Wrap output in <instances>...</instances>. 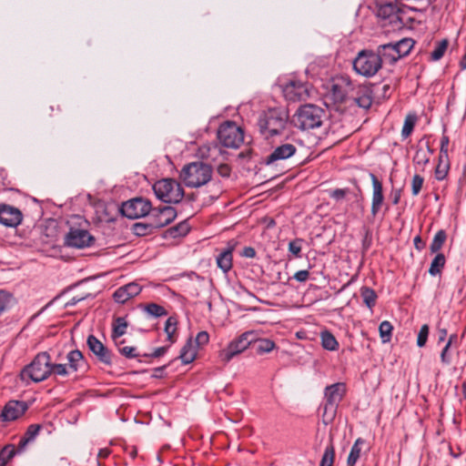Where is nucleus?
Here are the masks:
<instances>
[{
    "label": "nucleus",
    "instance_id": "61",
    "mask_svg": "<svg viewBox=\"0 0 466 466\" xmlns=\"http://www.w3.org/2000/svg\"><path fill=\"white\" fill-rule=\"evenodd\" d=\"M414 247L417 250L421 251L424 247L425 243L422 241L420 236L417 235L413 239Z\"/></svg>",
    "mask_w": 466,
    "mask_h": 466
},
{
    "label": "nucleus",
    "instance_id": "49",
    "mask_svg": "<svg viewBox=\"0 0 466 466\" xmlns=\"http://www.w3.org/2000/svg\"><path fill=\"white\" fill-rule=\"evenodd\" d=\"M302 242L301 238H296L289 243V251L295 258H301Z\"/></svg>",
    "mask_w": 466,
    "mask_h": 466
},
{
    "label": "nucleus",
    "instance_id": "36",
    "mask_svg": "<svg viewBox=\"0 0 466 466\" xmlns=\"http://www.w3.org/2000/svg\"><path fill=\"white\" fill-rule=\"evenodd\" d=\"M415 42L411 38H402L395 43H393L396 49H398V53L401 57H404L410 54L411 51Z\"/></svg>",
    "mask_w": 466,
    "mask_h": 466
},
{
    "label": "nucleus",
    "instance_id": "5",
    "mask_svg": "<svg viewBox=\"0 0 466 466\" xmlns=\"http://www.w3.org/2000/svg\"><path fill=\"white\" fill-rule=\"evenodd\" d=\"M156 197L164 203H179L184 197L181 185L173 178H163L153 185Z\"/></svg>",
    "mask_w": 466,
    "mask_h": 466
},
{
    "label": "nucleus",
    "instance_id": "39",
    "mask_svg": "<svg viewBox=\"0 0 466 466\" xmlns=\"http://www.w3.org/2000/svg\"><path fill=\"white\" fill-rule=\"evenodd\" d=\"M127 328V322L125 318L123 317H117L113 323V329H112V338L113 339H116L117 338H120L123 336Z\"/></svg>",
    "mask_w": 466,
    "mask_h": 466
},
{
    "label": "nucleus",
    "instance_id": "7",
    "mask_svg": "<svg viewBox=\"0 0 466 466\" xmlns=\"http://www.w3.org/2000/svg\"><path fill=\"white\" fill-rule=\"evenodd\" d=\"M380 67V57L373 51L362 50L353 60V69L357 74L366 77L373 76Z\"/></svg>",
    "mask_w": 466,
    "mask_h": 466
},
{
    "label": "nucleus",
    "instance_id": "32",
    "mask_svg": "<svg viewBox=\"0 0 466 466\" xmlns=\"http://www.w3.org/2000/svg\"><path fill=\"white\" fill-rule=\"evenodd\" d=\"M189 230H190L189 224L187 223V220H183L180 223H178L177 225L169 228L167 230V234L170 238H177L179 237L186 236L189 232Z\"/></svg>",
    "mask_w": 466,
    "mask_h": 466
},
{
    "label": "nucleus",
    "instance_id": "12",
    "mask_svg": "<svg viewBox=\"0 0 466 466\" xmlns=\"http://www.w3.org/2000/svg\"><path fill=\"white\" fill-rule=\"evenodd\" d=\"M152 209L151 202L143 198H135L121 206L122 215L127 218L136 219L149 214Z\"/></svg>",
    "mask_w": 466,
    "mask_h": 466
},
{
    "label": "nucleus",
    "instance_id": "3",
    "mask_svg": "<svg viewBox=\"0 0 466 466\" xmlns=\"http://www.w3.org/2000/svg\"><path fill=\"white\" fill-rule=\"evenodd\" d=\"M212 173L213 170L210 165L196 161L185 165L179 177L188 187H200L210 181Z\"/></svg>",
    "mask_w": 466,
    "mask_h": 466
},
{
    "label": "nucleus",
    "instance_id": "55",
    "mask_svg": "<svg viewBox=\"0 0 466 466\" xmlns=\"http://www.w3.org/2000/svg\"><path fill=\"white\" fill-rule=\"evenodd\" d=\"M209 341V335L207 331H200L197 334L196 337V344L197 345H206Z\"/></svg>",
    "mask_w": 466,
    "mask_h": 466
},
{
    "label": "nucleus",
    "instance_id": "22",
    "mask_svg": "<svg viewBox=\"0 0 466 466\" xmlns=\"http://www.w3.org/2000/svg\"><path fill=\"white\" fill-rule=\"evenodd\" d=\"M370 177L372 182V202H371V214L376 216L378 212L380 210L381 206L383 204L384 197H383V188L382 184L377 177L370 173Z\"/></svg>",
    "mask_w": 466,
    "mask_h": 466
},
{
    "label": "nucleus",
    "instance_id": "9",
    "mask_svg": "<svg viewBox=\"0 0 466 466\" xmlns=\"http://www.w3.org/2000/svg\"><path fill=\"white\" fill-rule=\"evenodd\" d=\"M256 339V332L253 330L246 331L237 339L228 343V345L219 352V357L224 362H229L235 356L242 353Z\"/></svg>",
    "mask_w": 466,
    "mask_h": 466
},
{
    "label": "nucleus",
    "instance_id": "4",
    "mask_svg": "<svg viewBox=\"0 0 466 466\" xmlns=\"http://www.w3.org/2000/svg\"><path fill=\"white\" fill-rule=\"evenodd\" d=\"M324 110L312 104L301 106L294 116L295 126L301 130H309L322 125Z\"/></svg>",
    "mask_w": 466,
    "mask_h": 466
},
{
    "label": "nucleus",
    "instance_id": "18",
    "mask_svg": "<svg viewBox=\"0 0 466 466\" xmlns=\"http://www.w3.org/2000/svg\"><path fill=\"white\" fill-rule=\"evenodd\" d=\"M86 344L100 362L108 366L112 365L111 351L95 335L91 334L87 337Z\"/></svg>",
    "mask_w": 466,
    "mask_h": 466
},
{
    "label": "nucleus",
    "instance_id": "62",
    "mask_svg": "<svg viewBox=\"0 0 466 466\" xmlns=\"http://www.w3.org/2000/svg\"><path fill=\"white\" fill-rule=\"evenodd\" d=\"M111 453V451L108 448H103L98 451L97 458L98 459H106Z\"/></svg>",
    "mask_w": 466,
    "mask_h": 466
},
{
    "label": "nucleus",
    "instance_id": "41",
    "mask_svg": "<svg viewBox=\"0 0 466 466\" xmlns=\"http://www.w3.org/2000/svg\"><path fill=\"white\" fill-rule=\"evenodd\" d=\"M177 320L175 317H169L165 323L164 330L167 334V340L169 341L170 344H173L176 341L174 338V334L177 330Z\"/></svg>",
    "mask_w": 466,
    "mask_h": 466
},
{
    "label": "nucleus",
    "instance_id": "2",
    "mask_svg": "<svg viewBox=\"0 0 466 466\" xmlns=\"http://www.w3.org/2000/svg\"><path fill=\"white\" fill-rule=\"evenodd\" d=\"M51 357L47 351L37 353L32 361L25 365L20 372L21 380L27 384L29 381L42 382L50 377Z\"/></svg>",
    "mask_w": 466,
    "mask_h": 466
},
{
    "label": "nucleus",
    "instance_id": "46",
    "mask_svg": "<svg viewBox=\"0 0 466 466\" xmlns=\"http://www.w3.org/2000/svg\"><path fill=\"white\" fill-rule=\"evenodd\" d=\"M448 47V40L443 39L440 41L433 51L431 53V58L433 61L440 60L443 56Z\"/></svg>",
    "mask_w": 466,
    "mask_h": 466
},
{
    "label": "nucleus",
    "instance_id": "15",
    "mask_svg": "<svg viewBox=\"0 0 466 466\" xmlns=\"http://www.w3.org/2000/svg\"><path fill=\"white\" fill-rule=\"evenodd\" d=\"M297 152V147L291 142H284L276 146L271 153L268 155L263 163L268 167H277L278 162L287 160Z\"/></svg>",
    "mask_w": 466,
    "mask_h": 466
},
{
    "label": "nucleus",
    "instance_id": "29",
    "mask_svg": "<svg viewBox=\"0 0 466 466\" xmlns=\"http://www.w3.org/2000/svg\"><path fill=\"white\" fill-rule=\"evenodd\" d=\"M364 444H366V441L362 438H358L355 441L347 458V466H355L360 457L362 446Z\"/></svg>",
    "mask_w": 466,
    "mask_h": 466
},
{
    "label": "nucleus",
    "instance_id": "52",
    "mask_svg": "<svg viewBox=\"0 0 466 466\" xmlns=\"http://www.w3.org/2000/svg\"><path fill=\"white\" fill-rule=\"evenodd\" d=\"M450 143V138L448 136L443 135L441 139V147H440V156L439 157L449 158L448 155V146Z\"/></svg>",
    "mask_w": 466,
    "mask_h": 466
},
{
    "label": "nucleus",
    "instance_id": "19",
    "mask_svg": "<svg viewBox=\"0 0 466 466\" xmlns=\"http://www.w3.org/2000/svg\"><path fill=\"white\" fill-rule=\"evenodd\" d=\"M28 409V404L23 400H9L3 408L1 419L3 421H13L20 418Z\"/></svg>",
    "mask_w": 466,
    "mask_h": 466
},
{
    "label": "nucleus",
    "instance_id": "44",
    "mask_svg": "<svg viewBox=\"0 0 466 466\" xmlns=\"http://www.w3.org/2000/svg\"><path fill=\"white\" fill-rule=\"evenodd\" d=\"M416 121L417 117L415 115H408L406 116L401 130V136L403 138H407L412 133Z\"/></svg>",
    "mask_w": 466,
    "mask_h": 466
},
{
    "label": "nucleus",
    "instance_id": "11",
    "mask_svg": "<svg viewBox=\"0 0 466 466\" xmlns=\"http://www.w3.org/2000/svg\"><path fill=\"white\" fill-rule=\"evenodd\" d=\"M355 86L350 77L346 75L332 78L330 95L335 103L348 102Z\"/></svg>",
    "mask_w": 466,
    "mask_h": 466
},
{
    "label": "nucleus",
    "instance_id": "50",
    "mask_svg": "<svg viewBox=\"0 0 466 466\" xmlns=\"http://www.w3.org/2000/svg\"><path fill=\"white\" fill-rule=\"evenodd\" d=\"M429 336V326L424 324L420 327V331L417 337V345L421 348L426 345L427 339Z\"/></svg>",
    "mask_w": 466,
    "mask_h": 466
},
{
    "label": "nucleus",
    "instance_id": "60",
    "mask_svg": "<svg viewBox=\"0 0 466 466\" xmlns=\"http://www.w3.org/2000/svg\"><path fill=\"white\" fill-rule=\"evenodd\" d=\"M218 171L222 177H228L230 175V167L227 164L218 166Z\"/></svg>",
    "mask_w": 466,
    "mask_h": 466
},
{
    "label": "nucleus",
    "instance_id": "48",
    "mask_svg": "<svg viewBox=\"0 0 466 466\" xmlns=\"http://www.w3.org/2000/svg\"><path fill=\"white\" fill-rule=\"evenodd\" d=\"M50 376L56 375V376H67L70 374V370L67 368L66 364H58V363H52L50 366Z\"/></svg>",
    "mask_w": 466,
    "mask_h": 466
},
{
    "label": "nucleus",
    "instance_id": "1",
    "mask_svg": "<svg viewBox=\"0 0 466 466\" xmlns=\"http://www.w3.org/2000/svg\"><path fill=\"white\" fill-rule=\"evenodd\" d=\"M288 113L279 107L269 108L259 114L257 126L259 133L268 139L280 135L288 125Z\"/></svg>",
    "mask_w": 466,
    "mask_h": 466
},
{
    "label": "nucleus",
    "instance_id": "35",
    "mask_svg": "<svg viewBox=\"0 0 466 466\" xmlns=\"http://www.w3.org/2000/svg\"><path fill=\"white\" fill-rule=\"evenodd\" d=\"M450 170V160L449 158L439 157L438 164L435 167V178L441 181L446 178Z\"/></svg>",
    "mask_w": 466,
    "mask_h": 466
},
{
    "label": "nucleus",
    "instance_id": "30",
    "mask_svg": "<svg viewBox=\"0 0 466 466\" xmlns=\"http://www.w3.org/2000/svg\"><path fill=\"white\" fill-rule=\"evenodd\" d=\"M252 344L255 345L256 352L258 355L269 353L276 347V344L273 340H271L269 339H265V338H258L257 333H256V339L253 341Z\"/></svg>",
    "mask_w": 466,
    "mask_h": 466
},
{
    "label": "nucleus",
    "instance_id": "10",
    "mask_svg": "<svg viewBox=\"0 0 466 466\" xmlns=\"http://www.w3.org/2000/svg\"><path fill=\"white\" fill-rule=\"evenodd\" d=\"M377 16L382 20L388 21L396 28H401L405 22L403 20L404 12L396 2H385L377 5Z\"/></svg>",
    "mask_w": 466,
    "mask_h": 466
},
{
    "label": "nucleus",
    "instance_id": "40",
    "mask_svg": "<svg viewBox=\"0 0 466 466\" xmlns=\"http://www.w3.org/2000/svg\"><path fill=\"white\" fill-rule=\"evenodd\" d=\"M334 459H335V447H334L332 441H330V442L325 448L319 466H333Z\"/></svg>",
    "mask_w": 466,
    "mask_h": 466
},
{
    "label": "nucleus",
    "instance_id": "24",
    "mask_svg": "<svg viewBox=\"0 0 466 466\" xmlns=\"http://www.w3.org/2000/svg\"><path fill=\"white\" fill-rule=\"evenodd\" d=\"M376 54L380 56L381 64L388 63L391 65L400 58L398 49H396L393 43L379 46Z\"/></svg>",
    "mask_w": 466,
    "mask_h": 466
},
{
    "label": "nucleus",
    "instance_id": "64",
    "mask_svg": "<svg viewBox=\"0 0 466 466\" xmlns=\"http://www.w3.org/2000/svg\"><path fill=\"white\" fill-rule=\"evenodd\" d=\"M400 190L398 189L392 193V204L397 205L400 202Z\"/></svg>",
    "mask_w": 466,
    "mask_h": 466
},
{
    "label": "nucleus",
    "instance_id": "53",
    "mask_svg": "<svg viewBox=\"0 0 466 466\" xmlns=\"http://www.w3.org/2000/svg\"><path fill=\"white\" fill-rule=\"evenodd\" d=\"M118 350L121 355H123L124 357H126L127 359H134V358H137V356H139L138 353L137 352V348L133 347V346H126V347L120 348Z\"/></svg>",
    "mask_w": 466,
    "mask_h": 466
},
{
    "label": "nucleus",
    "instance_id": "42",
    "mask_svg": "<svg viewBox=\"0 0 466 466\" xmlns=\"http://www.w3.org/2000/svg\"><path fill=\"white\" fill-rule=\"evenodd\" d=\"M393 326L388 320H383L379 326V332L383 343L390 341L392 337Z\"/></svg>",
    "mask_w": 466,
    "mask_h": 466
},
{
    "label": "nucleus",
    "instance_id": "21",
    "mask_svg": "<svg viewBox=\"0 0 466 466\" xmlns=\"http://www.w3.org/2000/svg\"><path fill=\"white\" fill-rule=\"evenodd\" d=\"M141 291L142 287L139 284L136 282H130L118 288L113 293V299L116 303L124 304L130 299L137 296Z\"/></svg>",
    "mask_w": 466,
    "mask_h": 466
},
{
    "label": "nucleus",
    "instance_id": "45",
    "mask_svg": "<svg viewBox=\"0 0 466 466\" xmlns=\"http://www.w3.org/2000/svg\"><path fill=\"white\" fill-rule=\"evenodd\" d=\"M430 161L428 151L422 147H418L413 157V163L420 167H425Z\"/></svg>",
    "mask_w": 466,
    "mask_h": 466
},
{
    "label": "nucleus",
    "instance_id": "57",
    "mask_svg": "<svg viewBox=\"0 0 466 466\" xmlns=\"http://www.w3.org/2000/svg\"><path fill=\"white\" fill-rule=\"evenodd\" d=\"M168 347L163 346L158 347L154 350V351L150 354H144L145 357H150V358H158L163 356L167 351Z\"/></svg>",
    "mask_w": 466,
    "mask_h": 466
},
{
    "label": "nucleus",
    "instance_id": "37",
    "mask_svg": "<svg viewBox=\"0 0 466 466\" xmlns=\"http://www.w3.org/2000/svg\"><path fill=\"white\" fill-rule=\"evenodd\" d=\"M18 451L15 445L7 444L0 451V466H5Z\"/></svg>",
    "mask_w": 466,
    "mask_h": 466
},
{
    "label": "nucleus",
    "instance_id": "8",
    "mask_svg": "<svg viewBox=\"0 0 466 466\" xmlns=\"http://www.w3.org/2000/svg\"><path fill=\"white\" fill-rule=\"evenodd\" d=\"M217 136L220 144L228 148H238L244 141L243 130L233 121L222 123Z\"/></svg>",
    "mask_w": 466,
    "mask_h": 466
},
{
    "label": "nucleus",
    "instance_id": "38",
    "mask_svg": "<svg viewBox=\"0 0 466 466\" xmlns=\"http://www.w3.org/2000/svg\"><path fill=\"white\" fill-rule=\"evenodd\" d=\"M446 238L447 234L443 229H440L439 231H437L430 246L431 252L440 253L439 251L441 249L443 244L446 241Z\"/></svg>",
    "mask_w": 466,
    "mask_h": 466
},
{
    "label": "nucleus",
    "instance_id": "28",
    "mask_svg": "<svg viewBox=\"0 0 466 466\" xmlns=\"http://www.w3.org/2000/svg\"><path fill=\"white\" fill-rule=\"evenodd\" d=\"M196 356L197 349L194 346L192 339H189L182 347L179 359L181 360L182 363L189 364L196 359Z\"/></svg>",
    "mask_w": 466,
    "mask_h": 466
},
{
    "label": "nucleus",
    "instance_id": "17",
    "mask_svg": "<svg viewBox=\"0 0 466 466\" xmlns=\"http://www.w3.org/2000/svg\"><path fill=\"white\" fill-rule=\"evenodd\" d=\"M23 220L22 212L13 206L0 204V224L8 228H16Z\"/></svg>",
    "mask_w": 466,
    "mask_h": 466
},
{
    "label": "nucleus",
    "instance_id": "14",
    "mask_svg": "<svg viewBox=\"0 0 466 466\" xmlns=\"http://www.w3.org/2000/svg\"><path fill=\"white\" fill-rule=\"evenodd\" d=\"M95 238L86 229L70 228L64 238V245L68 248H85L90 247Z\"/></svg>",
    "mask_w": 466,
    "mask_h": 466
},
{
    "label": "nucleus",
    "instance_id": "27",
    "mask_svg": "<svg viewBox=\"0 0 466 466\" xmlns=\"http://www.w3.org/2000/svg\"><path fill=\"white\" fill-rule=\"evenodd\" d=\"M68 364L67 368L71 372H76L86 367V360L82 352L78 350H73L66 355Z\"/></svg>",
    "mask_w": 466,
    "mask_h": 466
},
{
    "label": "nucleus",
    "instance_id": "16",
    "mask_svg": "<svg viewBox=\"0 0 466 466\" xmlns=\"http://www.w3.org/2000/svg\"><path fill=\"white\" fill-rule=\"evenodd\" d=\"M350 105H355L364 110L369 109L373 102V91L370 86L356 85L349 98Z\"/></svg>",
    "mask_w": 466,
    "mask_h": 466
},
{
    "label": "nucleus",
    "instance_id": "56",
    "mask_svg": "<svg viewBox=\"0 0 466 466\" xmlns=\"http://www.w3.org/2000/svg\"><path fill=\"white\" fill-rule=\"evenodd\" d=\"M149 228H152L150 226V224L147 225V224L137 223L135 225V232L138 236H143V235L149 233V231L147 230Z\"/></svg>",
    "mask_w": 466,
    "mask_h": 466
},
{
    "label": "nucleus",
    "instance_id": "54",
    "mask_svg": "<svg viewBox=\"0 0 466 466\" xmlns=\"http://www.w3.org/2000/svg\"><path fill=\"white\" fill-rule=\"evenodd\" d=\"M450 349H451L450 345L445 344V346L443 347V349L441 352V355H440L441 361L445 366H448L451 363V356L450 354Z\"/></svg>",
    "mask_w": 466,
    "mask_h": 466
},
{
    "label": "nucleus",
    "instance_id": "31",
    "mask_svg": "<svg viewBox=\"0 0 466 466\" xmlns=\"http://www.w3.org/2000/svg\"><path fill=\"white\" fill-rule=\"evenodd\" d=\"M321 346L326 350L335 351L339 349V342L334 335L329 331L324 330L320 333Z\"/></svg>",
    "mask_w": 466,
    "mask_h": 466
},
{
    "label": "nucleus",
    "instance_id": "20",
    "mask_svg": "<svg viewBox=\"0 0 466 466\" xmlns=\"http://www.w3.org/2000/svg\"><path fill=\"white\" fill-rule=\"evenodd\" d=\"M177 217V211L173 207L165 206L157 210H154L152 215L153 221L150 226L155 228H163L171 223Z\"/></svg>",
    "mask_w": 466,
    "mask_h": 466
},
{
    "label": "nucleus",
    "instance_id": "63",
    "mask_svg": "<svg viewBox=\"0 0 466 466\" xmlns=\"http://www.w3.org/2000/svg\"><path fill=\"white\" fill-rule=\"evenodd\" d=\"M447 337V329H438V342L441 343L445 340Z\"/></svg>",
    "mask_w": 466,
    "mask_h": 466
},
{
    "label": "nucleus",
    "instance_id": "34",
    "mask_svg": "<svg viewBox=\"0 0 466 466\" xmlns=\"http://www.w3.org/2000/svg\"><path fill=\"white\" fill-rule=\"evenodd\" d=\"M445 263H446L445 256L442 253H436V256L432 259L430 268H429L430 275L434 277V276L441 274L442 268L445 266Z\"/></svg>",
    "mask_w": 466,
    "mask_h": 466
},
{
    "label": "nucleus",
    "instance_id": "6",
    "mask_svg": "<svg viewBox=\"0 0 466 466\" xmlns=\"http://www.w3.org/2000/svg\"><path fill=\"white\" fill-rule=\"evenodd\" d=\"M346 392L344 383L338 382L329 385L324 390V401L322 403L323 418L331 420L334 419L339 404L342 400Z\"/></svg>",
    "mask_w": 466,
    "mask_h": 466
},
{
    "label": "nucleus",
    "instance_id": "58",
    "mask_svg": "<svg viewBox=\"0 0 466 466\" xmlns=\"http://www.w3.org/2000/svg\"><path fill=\"white\" fill-rule=\"evenodd\" d=\"M309 270L304 269V270L297 271L294 274L293 279L299 282H305L309 279Z\"/></svg>",
    "mask_w": 466,
    "mask_h": 466
},
{
    "label": "nucleus",
    "instance_id": "33",
    "mask_svg": "<svg viewBox=\"0 0 466 466\" xmlns=\"http://www.w3.org/2000/svg\"><path fill=\"white\" fill-rule=\"evenodd\" d=\"M360 296L363 299L364 304L370 309H372V308L376 304L377 300V294L375 290L370 287L363 286L360 288Z\"/></svg>",
    "mask_w": 466,
    "mask_h": 466
},
{
    "label": "nucleus",
    "instance_id": "26",
    "mask_svg": "<svg viewBox=\"0 0 466 466\" xmlns=\"http://www.w3.org/2000/svg\"><path fill=\"white\" fill-rule=\"evenodd\" d=\"M42 426L40 424H31L28 426L25 432L19 440L17 446L19 452H23L25 450L27 444L33 442L35 440Z\"/></svg>",
    "mask_w": 466,
    "mask_h": 466
},
{
    "label": "nucleus",
    "instance_id": "25",
    "mask_svg": "<svg viewBox=\"0 0 466 466\" xmlns=\"http://www.w3.org/2000/svg\"><path fill=\"white\" fill-rule=\"evenodd\" d=\"M329 197L336 201H341L346 197H349V199H352L355 203H360L362 200V193L359 186H356L355 190H351L350 188H336L329 192Z\"/></svg>",
    "mask_w": 466,
    "mask_h": 466
},
{
    "label": "nucleus",
    "instance_id": "13",
    "mask_svg": "<svg viewBox=\"0 0 466 466\" xmlns=\"http://www.w3.org/2000/svg\"><path fill=\"white\" fill-rule=\"evenodd\" d=\"M282 93L289 102H300L309 96L307 84L301 80L289 79L282 85Z\"/></svg>",
    "mask_w": 466,
    "mask_h": 466
},
{
    "label": "nucleus",
    "instance_id": "43",
    "mask_svg": "<svg viewBox=\"0 0 466 466\" xmlns=\"http://www.w3.org/2000/svg\"><path fill=\"white\" fill-rule=\"evenodd\" d=\"M14 301L13 295L4 289H0V315L11 308Z\"/></svg>",
    "mask_w": 466,
    "mask_h": 466
},
{
    "label": "nucleus",
    "instance_id": "23",
    "mask_svg": "<svg viewBox=\"0 0 466 466\" xmlns=\"http://www.w3.org/2000/svg\"><path fill=\"white\" fill-rule=\"evenodd\" d=\"M233 250L234 245L228 243L227 248L223 249L216 258V263L218 268L222 270L223 273L228 274L233 266Z\"/></svg>",
    "mask_w": 466,
    "mask_h": 466
},
{
    "label": "nucleus",
    "instance_id": "51",
    "mask_svg": "<svg viewBox=\"0 0 466 466\" xmlns=\"http://www.w3.org/2000/svg\"><path fill=\"white\" fill-rule=\"evenodd\" d=\"M423 183H424V178L421 176H420L418 174L413 176L412 181H411V190H412L413 196H417L420 192Z\"/></svg>",
    "mask_w": 466,
    "mask_h": 466
},
{
    "label": "nucleus",
    "instance_id": "47",
    "mask_svg": "<svg viewBox=\"0 0 466 466\" xmlns=\"http://www.w3.org/2000/svg\"><path fill=\"white\" fill-rule=\"evenodd\" d=\"M145 310L147 314L155 318L167 315V311L165 309V308L156 303L147 304L145 308Z\"/></svg>",
    "mask_w": 466,
    "mask_h": 466
},
{
    "label": "nucleus",
    "instance_id": "59",
    "mask_svg": "<svg viewBox=\"0 0 466 466\" xmlns=\"http://www.w3.org/2000/svg\"><path fill=\"white\" fill-rule=\"evenodd\" d=\"M240 255L244 258H253L256 257V250L252 247H245Z\"/></svg>",
    "mask_w": 466,
    "mask_h": 466
}]
</instances>
